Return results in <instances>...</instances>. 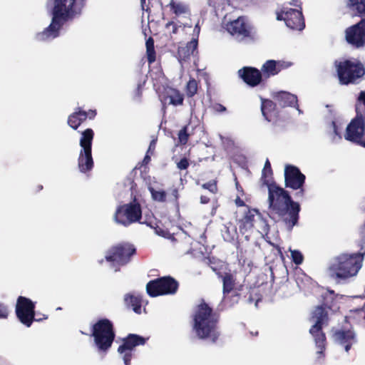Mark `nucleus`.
<instances>
[{"label":"nucleus","instance_id":"nucleus-1","mask_svg":"<svg viewBox=\"0 0 365 365\" xmlns=\"http://www.w3.org/2000/svg\"><path fill=\"white\" fill-rule=\"evenodd\" d=\"M271 163L267 159L262 172L261 180L268 189V211L270 218L282 221L289 230L298 224L300 204L294 201L289 192L273 180Z\"/></svg>","mask_w":365,"mask_h":365},{"label":"nucleus","instance_id":"nucleus-2","mask_svg":"<svg viewBox=\"0 0 365 365\" xmlns=\"http://www.w3.org/2000/svg\"><path fill=\"white\" fill-rule=\"evenodd\" d=\"M220 315L202 299L192 315V329L200 339H208L216 343L220 336L219 322Z\"/></svg>","mask_w":365,"mask_h":365},{"label":"nucleus","instance_id":"nucleus-3","mask_svg":"<svg viewBox=\"0 0 365 365\" xmlns=\"http://www.w3.org/2000/svg\"><path fill=\"white\" fill-rule=\"evenodd\" d=\"M52 20L43 31L37 33L35 38L38 41H46L56 38L63 24L81 12L82 4L78 0H53Z\"/></svg>","mask_w":365,"mask_h":365},{"label":"nucleus","instance_id":"nucleus-4","mask_svg":"<svg viewBox=\"0 0 365 365\" xmlns=\"http://www.w3.org/2000/svg\"><path fill=\"white\" fill-rule=\"evenodd\" d=\"M364 254L343 253L336 257L329 267L331 277L336 279H347L356 275L362 266Z\"/></svg>","mask_w":365,"mask_h":365},{"label":"nucleus","instance_id":"nucleus-5","mask_svg":"<svg viewBox=\"0 0 365 365\" xmlns=\"http://www.w3.org/2000/svg\"><path fill=\"white\" fill-rule=\"evenodd\" d=\"M91 336L94 345L101 353L106 354L111 348L115 338V330L112 321L100 318L91 327Z\"/></svg>","mask_w":365,"mask_h":365},{"label":"nucleus","instance_id":"nucleus-6","mask_svg":"<svg viewBox=\"0 0 365 365\" xmlns=\"http://www.w3.org/2000/svg\"><path fill=\"white\" fill-rule=\"evenodd\" d=\"M336 71L340 85L357 84L365 76V66L358 59L336 61Z\"/></svg>","mask_w":365,"mask_h":365},{"label":"nucleus","instance_id":"nucleus-7","mask_svg":"<svg viewBox=\"0 0 365 365\" xmlns=\"http://www.w3.org/2000/svg\"><path fill=\"white\" fill-rule=\"evenodd\" d=\"M137 250L134 245L128 242H122L111 246L105 255L106 262L119 271L121 267L130 263L136 255Z\"/></svg>","mask_w":365,"mask_h":365},{"label":"nucleus","instance_id":"nucleus-8","mask_svg":"<svg viewBox=\"0 0 365 365\" xmlns=\"http://www.w3.org/2000/svg\"><path fill=\"white\" fill-rule=\"evenodd\" d=\"M113 219L115 222L124 227H128L142 220L141 205L135 198L133 202L117 207Z\"/></svg>","mask_w":365,"mask_h":365},{"label":"nucleus","instance_id":"nucleus-9","mask_svg":"<svg viewBox=\"0 0 365 365\" xmlns=\"http://www.w3.org/2000/svg\"><path fill=\"white\" fill-rule=\"evenodd\" d=\"M331 331L333 341L343 347L347 353L358 342L357 334L348 317H344V324L337 328L332 327Z\"/></svg>","mask_w":365,"mask_h":365},{"label":"nucleus","instance_id":"nucleus-10","mask_svg":"<svg viewBox=\"0 0 365 365\" xmlns=\"http://www.w3.org/2000/svg\"><path fill=\"white\" fill-rule=\"evenodd\" d=\"M178 288V282L171 276L158 277L150 280L146 284V292L151 297L175 294Z\"/></svg>","mask_w":365,"mask_h":365},{"label":"nucleus","instance_id":"nucleus-11","mask_svg":"<svg viewBox=\"0 0 365 365\" xmlns=\"http://www.w3.org/2000/svg\"><path fill=\"white\" fill-rule=\"evenodd\" d=\"M36 303L29 298L19 296L17 298L15 312L19 322L26 327H30L34 322H41L47 319L48 316L43 315V318H36Z\"/></svg>","mask_w":365,"mask_h":365},{"label":"nucleus","instance_id":"nucleus-12","mask_svg":"<svg viewBox=\"0 0 365 365\" xmlns=\"http://www.w3.org/2000/svg\"><path fill=\"white\" fill-rule=\"evenodd\" d=\"M306 176L295 165L287 164L284 168V185L287 188L297 190L294 194L297 200H302L305 195Z\"/></svg>","mask_w":365,"mask_h":365},{"label":"nucleus","instance_id":"nucleus-13","mask_svg":"<svg viewBox=\"0 0 365 365\" xmlns=\"http://www.w3.org/2000/svg\"><path fill=\"white\" fill-rule=\"evenodd\" d=\"M148 338L135 334H129L122 339V344L118 348V352L123 355L125 365H130L133 358V351L137 346L144 345Z\"/></svg>","mask_w":365,"mask_h":365},{"label":"nucleus","instance_id":"nucleus-14","mask_svg":"<svg viewBox=\"0 0 365 365\" xmlns=\"http://www.w3.org/2000/svg\"><path fill=\"white\" fill-rule=\"evenodd\" d=\"M345 139L365 148V122L361 115L357 114L347 125Z\"/></svg>","mask_w":365,"mask_h":365},{"label":"nucleus","instance_id":"nucleus-15","mask_svg":"<svg viewBox=\"0 0 365 365\" xmlns=\"http://www.w3.org/2000/svg\"><path fill=\"white\" fill-rule=\"evenodd\" d=\"M344 33L345 40L348 44L355 48H364L365 46V18L347 27Z\"/></svg>","mask_w":365,"mask_h":365},{"label":"nucleus","instance_id":"nucleus-16","mask_svg":"<svg viewBox=\"0 0 365 365\" xmlns=\"http://www.w3.org/2000/svg\"><path fill=\"white\" fill-rule=\"evenodd\" d=\"M227 31L240 41L253 39L252 27L247 22L244 16L231 21L227 24Z\"/></svg>","mask_w":365,"mask_h":365},{"label":"nucleus","instance_id":"nucleus-17","mask_svg":"<svg viewBox=\"0 0 365 365\" xmlns=\"http://www.w3.org/2000/svg\"><path fill=\"white\" fill-rule=\"evenodd\" d=\"M96 110L90 109L88 111H85L81 108L78 107L73 113L68 115L67 123L71 128L77 130L87 118L92 120L96 117Z\"/></svg>","mask_w":365,"mask_h":365},{"label":"nucleus","instance_id":"nucleus-18","mask_svg":"<svg viewBox=\"0 0 365 365\" xmlns=\"http://www.w3.org/2000/svg\"><path fill=\"white\" fill-rule=\"evenodd\" d=\"M237 73L239 77L251 87L258 86L262 81L261 71L255 67L244 66L238 71Z\"/></svg>","mask_w":365,"mask_h":365},{"label":"nucleus","instance_id":"nucleus-19","mask_svg":"<svg viewBox=\"0 0 365 365\" xmlns=\"http://www.w3.org/2000/svg\"><path fill=\"white\" fill-rule=\"evenodd\" d=\"M287 27L292 30L302 31L305 27L304 19L301 11L289 9L283 17Z\"/></svg>","mask_w":365,"mask_h":365},{"label":"nucleus","instance_id":"nucleus-20","mask_svg":"<svg viewBox=\"0 0 365 365\" xmlns=\"http://www.w3.org/2000/svg\"><path fill=\"white\" fill-rule=\"evenodd\" d=\"M197 46V38H192L185 45L178 47L177 57L181 64L189 62L191 56H195L198 53Z\"/></svg>","mask_w":365,"mask_h":365},{"label":"nucleus","instance_id":"nucleus-21","mask_svg":"<svg viewBox=\"0 0 365 365\" xmlns=\"http://www.w3.org/2000/svg\"><path fill=\"white\" fill-rule=\"evenodd\" d=\"M277 106L274 100L261 98V111L265 120L272 123L277 122L279 116Z\"/></svg>","mask_w":365,"mask_h":365},{"label":"nucleus","instance_id":"nucleus-22","mask_svg":"<svg viewBox=\"0 0 365 365\" xmlns=\"http://www.w3.org/2000/svg\"><path fill=\"white\" fill-rule=\"evenodd\" d=\"M289 66V64L284 61L268 60L262 65L260 71L262 74V78H268L270 76L278 74L282 70Z\"/></svg>","mask_w":365,"mask_h":365},{"label":"nucleus","instance_id":"nucleus-23","mask_svg":"<svg viewBox=\"0 0 365 365\" xmlns=\"http://www.w3.org/2000/svg\"><path fill=\"white\" fill-rule=\"evenodd\" d=\"M309 321L313 323L311 327L323 328L327 326L329 317L327 309L322 305L316 307L312 312Z\"/></svg>","mask_w":365,"mask_h":365},{"label":"nucleus","instance_id":"nucleus-24","mask_svg":"<svg viewBox=\"0 0 365 365\" xmlns=\"http://www.w3.org/2000/svg\"><path fill=\"white\" fill-rule=\"evenodd\" d=\"M272 99L281 108L296 107L297 106V96L287 91L273 92L271 94Z\"/></svg>","mask_w":365,"mask_h":365},{"label":"nucleus","instance_id":"nucleus-25","mask_svg":"<svg viewBox=\"0 0 365 365\" xmlns=\"http://www.w3.org/2000/svg\"><path fill=\"white\" fill-rule=\"evenodd\" d=\"M309 332L313 337L315 346L318 349L317 354L324 356L327 341L326 334L323 331V328L310 327Z\"/></svg>","mask_w":365,"mask_h":365},{"label":"nucleus","instance_id":"nucleus-26","mask_svg":"<svg viewBox=\"0 0 365 365\" xmlns=\"http://www.w3.org/2000/svg\"><path fill=\"white\" fill-rule=\"evenodd\" d=\"M163 103L164 105L168 104L174 106H182L184 102V94L179 90L173 88H169L165 90L163 96ZM165 107V106H164Z\"/></svg>","mask_w":365,"mask_h":365},{"label":"nucleus","instance_id":"nucleus-27","mask_svg":"<svg viewBox=\"0 0 365 365\" xmlns=\"http://www.w3.org/2000/svg\"><path fill=\"white\" fill-rule=\"evenodd\" d=\"M78 165L81 173L91 171L94 165L92 150H81L78 158Z\"/></svg>","mask_w":365,"mask_h":365},{"label":"nucleus","instance_id":"nucleus-28","mask_svg":"<svg viewBox=\"0 0 365 365\" xmlns=\"http://www.w3.org/2000/svg\"><path fill=\"white\" fill-rule=\"evenodd\" d=\"M345 6L352 16H365V0H344Z\"/></svg>","mask_w":365,"mask_h":365},{"label":"nucleus","instance_id":"nucleus-29","mask_svg":"<svg viewBox=\"0 0 365 365\" xmlns=\"http://www.w3.org/2000/svg\"><path fill=\"white\" fill-rule=\"evenodd\" d=\"M220 279L222 283L223 297L225 298L235 290L237 284V278L232 271L228 269Z\"/></svg>","mask_w":365,"mask_h":365},{"label":"nucleus","instance_id":"nucleus-30","mask_svg":"<svg viewBox=\"0 0 365 365\" xmlns=\"http://www.w3.org/2000/svg\"><path fill=\"white\" fill-rule=\"evenodd\" d=\"M124 303L127 309H132L135 313H142L143 298L140 295L126 294L124 296Z\"/></svg>","mask_w":365,"mask_h":365},{"label":"nucleus","instance_id":"nucleus-31","mask_svg":"<svg viewBox=\"0 0 365 365\" xmlns=\"http://www.w3.org/2000/svg\"><path fill=\"white\" fill-rule=\"evenodd\" d=\"M196 125H194L191 120L187 124L184 125L178 133V143L181 145H185L189 140V138L195 134Z\"/></svg>","mask_w":365,"mask_h":365},{"label":"nucleus","instance_id":"nucleus-32","mask_svg":"<svg viewBox=\"0 0 365 365\" xmlns=\"http://www.w3.org/2000/svg\"><path fill=\"white\" fill-rule=\"evenodd\" d=\"M257 215H260L259 212L257 209H249L247 212H246L240 220V230H248L251 229L254 227V223L255 221V217Z\"/></svg>","mask_w":365,"mask_h":365},{"label":"nucleus","instance_id":"nucleus-33","mask_svg":"<svg viewBox=\"0 0 365 365\" xmlns=\"http://www.w3.org/2000/svg\"><path fill=\"white\" fill-rule=\"evenodd\" d=\"M140 224H145L155 230V233L160 236L165 237L168 234V231L163 229L159 224H161L153 215H145L143 221L140 220Z\"/></svg>","mask_w":365,"mask_h":365},{"label":"nucleus","instance_id":"nucleus-34","mask_svg":"<svg viewBox=\"0 0 365 365\" xmlns=\"http://www.w3.org/2000/svg\"><path fill=\"white\" fill-rule=\"evenodd\" d=\"M167 6L170 8V11L176 16L186 14L190 15V14L189 6L181 1L170 0Z\"/></svg>","mask_w":365,"mask_h":365},{"label":"nucleus","instance_id":"nucleus-35","mask_svg":"<svg viewBox=\"0 0 365 365\" xmlns=\"http://www.w3.org/2000/svg\"><path fill=\"white\" fill-rule=\"evenodd\" d=\"M93 138L94 132L91 128H87L83 130L80 138L81 150H92Z\"/></svg>","mask_w":365,"mask_h":365},{"label":"nucleus","instance_id":"nucleus-36","mask_svg":"<svg viewBox=\"0 0 365 365\" xmlns=\"http://www.w3.org/2000/svg\"><path fill=\"white\" fill-rule=\"evenodd\" d=\"M198 91V83L194 78H190L187 81L185 88V92L188 98L193 97Z\"/></svg>","mask_w":365,"mask_h":365},{"label":"nucleus","instance_id":"nucleus-37","mask_svg":"<svg viewBox=\"0 0 365 365\" xmlns=\"http://www.w3.org/2000/svg\"><path fill=\"white\" fill-rule=\"evenodd\" d=\"M148 190L151 194V197L153 200L159 202H164L166 201L167 193L165 190H157L154 189L153 187H149Z\"/></svg>","mask_w":365,"mask_h":365},{"label":"nucleus","instance_id":"nucleus-38","mask_svg":"<svg viewBox=\"0 0 365 365\" xmlns=\"http://www.w3.org/2000/svg\"><path fill=\"white\" fill-rule=\"evenodd\" d=\"M291 257L292 262L297 265L301 264L304 261L303 255L300 251L297 250H291Z\"/></svg>","mask_w":365,"mask_h":365},{"label":"nucleus","instance_id":"nucleus-39","mask_svg":"<svg viewBox=\"0 0 365 365\" xmlns=\"http://www.w3.org/2000/svg\"><path fill=\"white\" fill-rule=\"evenodd\" d=\"M202 187L208 190L210 192L215 194L218 191L217 182L215 180H210L202 185Z\"/></svg>","mask_w":365,"mask_h":365},{"label":"nucleus","instance_id":"nucleus-40","mask_svg":"<svg viewBox=\"0 0 365 365\" xmlns=\"http://www.w3.org/2000/svg\"><path fill=\"white\" fill-rule=\"evenodd\" d=\"M176 165L177 168L180 170H186L190 165V160L186 157H183L176 163Z\"/></svg>","mask_w":365,"mask_h":365},{"label":"nucleus","instance_id":"nucleus-41","mask_svg":"<svg viewBox=\"0 0 365 365\" xmlns=\"http://www.w3.org/2000/svg\"><path fill=\"white\" fill-rule=\"evenodd\" d=\"M147 61L149 64L153 63L156 60V52L154 48L146 49Z\"/></svg>","mask_w":365,"mask_h":365},{"label":"nucleus","instance_id":"nucleus-42","mask_svg":"<svg viewBox=\"0 0 365 365\" xmlns=\"http://www.w3.org/2000/svg\"><path fill=\"white\" fill-rule=\"evenodd\" d=\"M210 268L215 273V274L217 276L219 279H221L223 277V274H226V272L229 269H227V267H225V268H223L222 266L214 267L212 264L210 265Z\"/></svg>","mask_w":365,"mask_h":365},{"label":"nucleus","instance_id":"nucleus-43","mask_svg":"<svg viewBox=\"0 0 365 365\" xmlns=\"http://www.w3.org/2000/svg\"><path fill=\"white\" fill-rule=\"evenodd\" d=\"M171 28V30L170 31V34H176L178 31V26L173 21H168L165 24V29H170Z\"/></svg>","mask_w":365,"mask_h":365},{"label":"nucleus","instance_id":"nucleus-44","mask_svg":"<svg viewBox=\"0 0 365 365\" xmlns=\"http://www.w3.org/2000/svg\"><path fill=\"white\" fill-rule=\"evenodd\" d=\"M9 315L8 308L6 305L0 304V319H6Z\"/></svg>","mask_w":365,"mask_h":365},{"label":"nucleus","instance_id":"nucleus-45","mask_svg":"<svg viewBox=\"0 0 365 365\" xmlns=\"http://www.w3.org/2000/svg\"><path fill=\"white\" fill-rule=\"evenodd\" d=\"M156 143H157V139H153L150 141L146 153L150 154L152 155L154 154L155 150V146H156Z\"/></svg>","mask_w":365,"mask_h":365},{"label":"nucleus","instance_id":"nucleus-46","mask_svg":"<svg viewBox=\"0 0 365 365\" xmlns=\"http://www.w3.org/2000/svg\"><path fill=\"white\" fill-rule=\"evenodd\" d=\"M212 108L217 113H222L226 111V108L220 103H215L212 106Z\"/></svg>","mask_w":365,"mask_h":365},{"label":"nucleus","instance_id":"nucleus-47","mask_svg":"<svg viewBox=\"0 0 365 365\" xmlns=\"http://www.w3.org/2000/svg\"><path fill=\"white\" fill-rule=\"evenodd\" d=\"M143 84L144 83H139L137 86L135 91V96L138 98H140L142 96V90H143Z\"/></svg>","mask_w":365,"mask_h":365},{"label":"nucleus","instance_id":"nucleus-48","mask_svg":"<svg viewBox=\"0 0 365 365\" xmlns=\"http://www.w3.org/2000/svg\"><path fill=\"white\" fill-rule=\"evenodd\" d=\"M151 155L150 154L146 153L143 159L142 162L140 163V166H145L150 163L151 161Z\"/></svg>","mask_w":365,"mask_h":365},{"label":"nucleus","instance_id":"nucleus-49","mask_svg":"<svg viewBox=\"0 0 365 365\" xmlns=\"http://www.w3.org/2000/svg\"><path fill=\"white\" fill-rule=\"evenodd\" d=\"M145 46H146V49L147 48H155V46H154V40L152 37H149L146 42H145Z\"/></svg>","mask_w":365,"mask_h":365},{"label":"nucleus","instance_id":"nucleus-50","mask_svg":"<svg viewBox=\"0 0 365 365\" xmlns=\"http://www.w3.org/2000/svg\"><path fill=\"white\" fill-rule=\"evenodd\" d=\"M360 237L361 243L365 245V224L361 228Z\"/></svg>","mask_w":365,"mask_h":365},{"label":"nucleus","instance_id":"nucleus-51","mask_svg":"<svg viewBox=\"0 0 365 365\" xmlns=\"http://www.w3.org/2000/svg\"><path fill=\"white\" fill-rule=\"evenodd\" d=\"M235 202L237 207H243L246 205L245 201L242 200L239 196L237 197Z\"/></svg>","mask_w":365,"mask_h":365},{"label":"nucleus","instance_id":"nucleus-52","mask_svg":"<svg viewBox=\"0 0 365 365\" xmlns=\"http://www.w3.org/2000/svg\"><path fill=\"white\" fill-rule=\"evenodd\" d=\"M268 243H269L271 246H272L273 247H274V248L277 250L278 253H279L280 255H282V250H281V247H279V245H276V244H274V243L272 242L271 241H268Z\"/></svg>","mask_w":365,"mask_h":365},{"label":"nucleus","instance_id":"nucleus-53","mask_svg":"<svg viewBox=\"0 0 365 365\" xmlns=\"http://www.w3.org/2000/svg\"><path fill=\"white\" fill-rule=\"evenodd\" d=\"M332 125H333V127H334V132L335 135H338L341 138V134H340V133H339V131L338 130V126H337L336 123L334 121H333L332 122Z\"/></svg>","mask_w":365,"mask_h":365},{"label":"nucleus","instance_id":"nucleus-54","mask_svg":"<svg viewBox=\"0 0 365 365\" xmlns=\"http://www.w3.org/2000/svg\"><path fill=\"white\" fill-rule=\"evenodd\" d=\"M210 202V197L205 195H201L200 197V202L202 204H207Z\"/></svg>","mask_w":365,"mask_h":365},{"label":"nucleus","instance_id":"nucleus-55","mask_svg":"<svg viewBox=\"0 0 365 365\" xmlns=\"http://www.w3.org/2000/svg\"><path fill=\"white\" fill-rule=\"evenodd\" d=\"M200 27L199 26V24L197 23L195 26V28H194V33L196 34L197 36L195 38H197L198 39V36H199V34H200Z\"/></svg>","mask_w":365,"mask_h":365},{"label":"nucleus","instance_id":"nucleus-56","mask_svg":"<svg viewBox=\"0 0 365 365\" xmlns=\"http://www.w3.org/2000/svg\"><path fill=\"white\" fill-rule=\"evenodd\" d=\"M359 100L362 101L363 104L365 106V91H361L360 93V95H359Z\"/></svg>","mask_w":365,"mask_h":365},{"label":"nucleus","instance_id":"nucleus-57","mask_svg":"<svg viewBox=\"0 0 365 365\" xmlns=\"http://www.w3.org/2000/svg\"><path fill=\"white\" fill-rule=\"evenodd\" d=\"M233 230H234V235L228 238H226L225 240L227 241L231 242V241L235 240V236L237 235V229L235 227H234Z\"/></svg>","mask_w":365,"mask_h":365},{"label":"nucleus","instance_id":"nucleus-58","mask_svg":"<svg viewBox=\"0 0 365 365\" xmlns=\"http://www.w3.org/2000/svg\"><path fill=\"white\" fill-rule=\"evenodd\" d=\"M291 4L294 6L301 8V2L299 0H292Z\"/></svg>","mask_w":365,"mask_h":365},{"label":"nucleus","instance_id":"nucleus-59","mask_svg":"<svg viewBox=\"0 0 365 365\" xmlns=\"http://www.w3.org/2000/svg\"><path fill=\"white\" fill-rule=\"evenodd\" d=\"M286 11H282L280 14H277V19L279 21L283 20V17L284 16V13Z\"/></svg>","mask_w":365,"mask_h":365},{"label":"nucleus","instance_id":"nucleus-60","mask_svg":"<svg viewBox=\"0 0 365 365\" xmlns=\"http://www.w3.org/2000/svg\"><path fill=\"white\" fill-rule=\"evenodd\" d=\"M212 265L214 267H217L218 266H217L215 264V262H214L211 259H209V266L210 267V265Z\"/></svg>","mask_w":365,"mask_h":365},{"label":"nucleus","instance_id":"nucleus-61","mask_svg":"<svg viewBox=\"0 0 365 365\" xmlns=\"http://www.w3.org/2000/svg\"><path fill=\"white\" fill-rule=\"evenodd\" d=\"M212 265L214 267H217L218 266H217L215 264V262H214L211 259H209V266L210 267V265Z\"/></svg>","mask_w":365,"mask_h":365},{"label":"nucleus","instance_id":"nucleus-62","mask_svg":"<svg viewBox=\"0 0 365 365\" xmlns=\"http://www.w3.org/2000/svg\"><path fill=\"white\" fill-rule=\"evenodd\" d=\"M173 195L175 196V199H177L178 198V190L174 189L173 190Z\"/></svg>","mask_w":365,"mask_h":365},{"label":"nucleus","instance_id":"nucleus-63","mask_svg":"<svg viewBox=\"0 0 365 365\" xmlns=\"http://www.w3.org/2000/svg\"><path fill=\"white\" fill-rule=\"evenodd\" d=\"M141 6L143 9H144V4H145V0H140Z\"/></svg>","mask_w":365,"mask_h":365},{"label":"nucleus","instance_id":"nucleus-64","mask_svg":"<svg viewBox=\"0 0 365 365\" xmlns=\"http://www.w3.org/2000/svg\"><path fill=\"white\" fill-rule=\"evenodd\" d=\"M42 189H43V186H42V185H38V186H37V190H37V191H40V190H41Z\"/></svg>","mask_w":365,"mask_h":365}]
</instances>
